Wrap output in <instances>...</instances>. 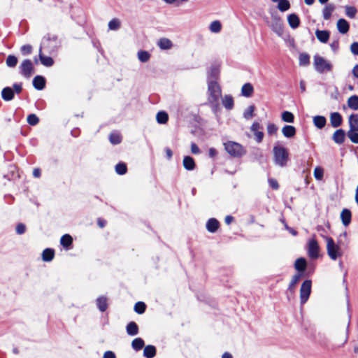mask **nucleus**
Segmentation results:
<instances>
[{"mask_svg": "<svg viewBox=\"0 0 358 358\" xmlns=\"http://www.w3.org/2000/svg\"><path fill=\"white\" fill-rule=\"evenodd\" d=\"M39 119L35 114H30L27 117V122L30 125H36L38 123Z\"/></svg>", "mask_w": 358, "mask_h": 358, "instance_id": "52", "label": "nucleus"}, {"mask_svg": "<svg viewBox=\"0 0 358 358\" xmlns=\"http://www.w3.org/2000/svg\"><path fill=\"white\" fill-rule=\"evenodd\" d=\"M209 29L213 33H219L222 29V24L218 20L212 22L210 24Z\"/></svg>", "mask_w": 358, "mask_h": 358, "instance_id": "35", "label": "nucleus"}, {"mask_svg": "<svg viewBox=\"0 0 358 358\" xmlns=\"http://www.w3.org/2000/svg\"><path fill=\"white\" fill-rule=\"evenodd\" d=\"M352 214L350 210L345 208L341 211V219L345 227L348 226L351 222Z\"/></svg>", "mask_w": 358, "mask_h": 358, "instance_id": "14", "label": "nucleus"}, {"mask_svg": "<svg viewBox=\"0 0 358 358\" xmlns=\"http://www.w3.org/2000/svg\"><path fill=\"white\" fill-rule=\"evenodd\" d=\"M164 150H165V152H166V158L169 160H170L172 158V156H173L172 150L169 148H166L164 149Z\"/></svg>", "mask_w": 358, "mask_h": 358, "instance_id": "63", "label": "nucleus"}, {"mask_svg": "<svg viewBox=\"0 0 358 358\" xmlns=\"http://www.w3.org/2000/svg\"><path fill=\"white\" fill-rule=\"evenodd\" d=\"M255 107L253 105L249 106L243 113V117L246 120H250L254 116Z\"/></svg>", "mask_w": 358, "mask_h": 358, "instance_id": "45", "label": "nucleus"}, {"mask_svg": "<svg viewBox=\"0 0 358 358\" xmlns=\"http://www.w3.org/2000/svg\"><path fill=\"white\" fill-rule=\"evenodd\" d=\"M348 106L350 108L357 110H358V96H351L348 100Z\"/></svg>", "mask_w": 358, "mask_h": 358, "instance_id": "31", "label": "nucleus"}, {"mask_svg": "<svg viewBox=\"0 0 358 358\" xmlns=\"http://www.w3.org/2000/svg\"><path fill=\"white\" fill-rule=\"evenodd\" d=\"M313 64L315 70L320 73L331 71L332 69L331 64L324 57L317 55L314 56Z\"/></svg>", "mask_w": 358, "mask_h": 358, "instance_id": "5", "label": "nucleus"}, {"mask_svg": "<svg viewBox=\"0 0 358 358\" xmlns=\"http://www.w3.org/2000/svg\"><path fill=\"white\" fill-rule=\"evenodd\" d=\"M278 8L281 12L287 11L290 8V3L288 0H278Z\"/></svg>", "mask_w": 358, "mask_h": 358, "instance_id": "39", "label": "nucleus"}, {"mask_svg": "<svg viewBox=\"0 0 358 358\" xmlns=\"http://www.w3.org/2000/svg\"><path fill=\"white\" fill-rule=\"evenodd\" d=\"M224 150L232 157L241 158L246 154V150L240 143L228 141L223 143Z\"/></svg>", "mask_w": 358, "mask_h": 358, "instance_id": "2", "label": "nucleus"}, {"mask_svg": "<svg viewBox=\"0 0 358 358\" xmlns=\"http://www.w3.org/2000/svg\"><path fill=\"white\" fill-rule=\"evenodd\" d=\"M306 262L305 259H303V258H299L295 262V264H294L295 268L300 272L304 271V270L306 268Z\"/></svg>", "mask_w": 358, "mask_h": 358, "instance_id": "34", "label": "nucleus"}, {"mask_svg": "<svg viewBox=\"0 0 358 358\" xmlns=\"http://www.w3.org/2000/svg\"><path fill=\"white\" fill-rule=\"evenodd\" d=\"M96 305L99 310L104 312L108 308L107 299L105 296H100L96 299Z\"/></svg>", "mask_w": 358, "mask_h": 358, "instance_id": "28", "label": "nucleus"}, {"mask_svg": "<svg viewBox=\"0 0 358 358\" xmlns=\"http://www.w3.org/2000/svg\"><path fill=\"white\" fill-rule=\"evenodd\" d=\"M321 236L327 242V252L331 260L335 261L343 256V251L341 247V241H338V243H336L331 237L324 234H321Z\"/></svg>", "mask_w": 358, "mask_h": 358, "instance_id": "1", "label": "nucleus"}, {"mask_svg": "<svg viewBox=\"0 0 358 358\" xmlns=\"http://www.w3.org/2000/svg\"><path fill=\"white\" fill-rule=\"evenodd\" d=\"M150 58V54L148 51L140 50L138 52V59L141 62H147Z\"/></svg>", "mask_w": 358, "mask_h": 358, "instance_id": "40", "label": "nucleus"}, {"mask_svg": "<svg viewBox=\"0 0 358 358\" xmlns=\"http://www.w3.org/2000/svg\"><path fill=\"white\" fill-rule=\"evenodd\" d=\"M350 129L358 131V114H352L349 117Z\"/></svg>", "mask_w": 358, "mask_h": 358, "instance_id": "30", "label": "nucleus"}, {"mask_svg": "<svg viewBox=\"0 0 358 358\" xmlns=\"http://www.w3.org/2000/svg\"><path fill=\"white\" fill-rule=\"evenodd\" d=\"M120 27V21L117 18H113L108 22V29L110 30H117Z\"/></svg>", "mask_w": 358, "mask_h": 358, "instance_id": "43", "label": "nucleus"}, {"mask_svg": "<svg viewBox=\"0 0 358 358\" xmlns=\"http://www.w3.org/2000/svg\"><path fill=\"white\" fill-rule=\"evenodd\" d=\"M282 133L286 138H292L296 134V129L291 125H285L282 129Z\"/></svg>", "mask_w": 358, "mask_h": 358, "instance_id": "20", "label": "nucleus"}, {"mask_svg": "<svg viewBox=\"0 0 358 358\" xmlns=\"http://www.w3.org/2000/svg\"><path fill=\"white\" fill-rule=\"evenodd\" d=\"M182 164L184 168L187 171H192L196 167L194 159L189 156H185L183 158Z\"/></svg>", "mask_w": 358, "mask_h": 358, "instance_id": "16", "label": "nucleus"}, {"mask_svg": "<svg viewBox=\"0 0 358 358\" xmlns=\"http://www.w3.org/2000/svg\"><path fill=\"white\" fill-rule=\"evenodd\" d=\"M191 152L194 155H198L200 153V150L196 143H192L191 144Z\"/></svg>", "mask_w": 358, "mask_h": 358, "instance_id": "60", "label": "nucleus"}, {"mask_svg": "<svg viewBox=\"0 0 358 358\" xmlns=\"http://www.w3.org/2000/svg\"><path fill=\"white\" fill-rule=\"evenodd\" d=\"M268 182H269L270 186L273 189H278L279 185H278V183L276 180H275L273 178H270V179H268Z\"/></svg>", "mask_w": 358, "mask_h": 358, "instance_id": "59", "label": "nucleus"}, {"mask_svg": "<svg viewBox=\"0 0 358 358\" xmlns=\"http://www.w3.org/2000/svg\"><path fill=\"white\" fill-rule=\"evenodd\" d=\"M33 85L38 90H43L45 86V78L41 76H36L33 80Z\"/></svg>", "mask_w": 358, "mask_h": 358, "instance_id": "17", "label": "nucleus"}, {"mask_svg": "<svg viewBox=\"0 0 358 358\" xmlns=\"http://www.w3.org/2000/svg\"><path fill=\"white\" fill-rule=\"evenodd\" d=\"M350 50L355 55H358V42H354L351 44Z\"/></svg>", "mask_w": 358, "mask_h": 358, "instance_id": "58", "label": "nucleus"}, {"mask_svg": "<svg viewBox=\"0 0 358 358\" xmlns=\"http://www.w3.org/2000/svg\"><path fill=\"white\" fill-rule=\"evenodd\" d=\"M156 119L158 123L159 124H165L168 121L169 116L168 114L164 111H160L157 113Z\"/></svg>", "mask_w": 358, "mask_h": 358, "instance_id": "38", "label": "nucleus"}, {"mask_svg": "<svg viewBox=\"0 0 358 358\" xmlns=\"http://www.w3.org/2000/svg\"><path fill=\"white\" fill-rule=\"evenodd\" d=\"M164 1L170 5H173L175 6H180L184 3L189 1V0H164Z\"/></svg>", "mask_w": 358, "mask_h": 358, "instance_id": "53", "label": "nucleus"}, {"mask_svg": "<svg viewBox=\"0 0 358 358\" xmlns=\"http://www.w3.org/2000/svg\"><path fill=\"white\" fill-rule=\"evenodd\" d=\"M206 229L210 233H215L220 227V222L215 218H210L206 222Z\"/></svg>", "mask_w": 358, "mask_h": 358, "instance_id": "13", "label": "nucleus"}, {"mask_svg": "<svg viewBox=\"0 0 358 358\" xmlns=\"http://www.w3.org/2000/svg\"><path fill=\"white\" fill-rule=\"evenodd\" d=\"M345 9V15L348 17H350L351 19H353L355 17L357 10L355 6H346Z\"/></svg>", "mask_w": 358, "mask_h": 358, "instance_id": "41", "label": "nucleus"}, {"mask_svg": "<svg viewBox=\"0 0 358 358\" xmlns=\"http://www.w3.org/2000/svg\"><path fill=\"white\" fill-rule=\"evenodd\" d=\"M273 155L275 164L281 167L286 166L289 154L284 147L278 145L274 146Z\"/></svg>", "mask_w": 358, "mask_h": 358, "instance_id": "4", "label": "nucleus"}, {"mask_svg": "<svg viewBox=\"0 0 358 358\" xmlns=\"http://www.w3.org/2000/svg\"><path fill=\"white\" fill-rule=\"evenodd\" d=\"M335 10V6L332 3L327 4L322 10V15L324 20H328L330 19L332 13Z\"/></svg>", "mask_w": 358, "mask_h": 358, "instance_id": "19", "label": "nucleus"}, {"mask_svg": "<svg viewBox=\"0 0 358 358\" xmlns=\"http://www.w3.org/2000/svg\"><path fill=\"white\" fill-rule=\"evenodd\" d=\"M302 274L301 273H296L294 275H293L291 282L289 285V289L292 291L295 287V285L298 283L300 278H301Z\"/></svg>", "mask_w": 358, "mask_h": 358, "instance_id": "47", "label": "nucleus"}, {"mask_svg": "<svg viewBox=\"0 0 358 358\" xmlns=\"http://www.w3.org/2000/svg\"><path fill=\"white\" fill-rule=\"evenodd\" d=\"M320 246L315 237L308 240V254L312 259H317L319 257Z\"/></svg>", "mask_w": 358, "mask_h": 358, "instance_id": "7", "label": "nucleus"}, {"mask_svg": "<svg viewBox=\"0 0 358 358\" xmlns=\"http://www.w3.org/2000/svg\"><path fill=\"white\" fill-rule=\"evenodd\" d=\"M127 170V166L124 163H119L115 166V171L119 175H124Z\"/></svg>", "mask_w": 358, "mask_h": 358, "instance_id": "50", "label": "nucleus"}, {"mask_svg": "<svg viewBox=\"0 0 358 358\" xmlns=\"http://www.w3.org/2000/svg\"><path fill=\"white\" fill-rule=\"evenodd\" d=\"M336 27L339 33L345 34L348 32L350 24L346 20L341 18L337 21Z\"/></svg>", "mask_w": 358, "mask_h": 358, "instance_id": "11", "label": "nucleus"}, {"mask_svg": "<svg viewBox=\"0 0 358 358\" xmlns=\"http://www.w3.org/2000/svg\"><path fill=\"white\" fill-rule=\"evenodd\" d=\"M145 345L144 341L141 338H136L131 342V346L136 351L141 350Z\"/></svg>", "mask_w": 358, "mask_h": 358, "instance_id": "33", "label": "nucleus"}, {"mask_svg": "<svg viewBox=\"0 0 358 358\" xmlns=\"http://www.w3.org/2000/svg\"><path fill=\"white\" fill-rule=\"evenodd\" d=\"M20 73L29 78L34 73V66L32 62L29 59L24 60L20 66Z\"/></svg>", "mask_w": 358, "mask_h": 358, "instance_id": "8", "label": "nucleus"}, {"mask_svg": "<svg viewBox=\"0 0 358 358\" xmlns=\"http://www.w3.org/2000/svg\"><path fill=\"white\" fill-rule=\"evenodd\" d=\"M352 74L355 78H358V64L354 66L352 69Z\"/></svg>", "mask_w": 358, "mask_h": 358, "instance_id": "64", "label": "nucleus"}, {"mask_svg": "<svg viewBox=\"0 0 358 358\" xmlns=\"http://www.w3.org/2000/svg\"><path fill=\"white\" fill-rule=\"evenodd\" d=\"M315 36L320 42L326 43L329 41L330 33L327 30L317 29L315 31Z\"/></svg>", "mask_w": 358, "mask_h": 358, "instance_id": "15", "label": "nucleus"}, {"mask_svg": "<svg viewBox=\"0 0 358 358\" xmlns=\"http://www.w3.org/2000/svg\"><path fill=\"white\" fill-rule=\"evenodd\" d=\"M208 101L212 104L217 106L220 97L221 96V88L215 81L208 82Z\"/></svg>", "mask_w": 358, "mask_h": 358, "instance_id": "3", "label": "nucleus"}, {"mask_svg": "<svg viewBox=\"0 0 358 358\" xmlns=\"http://www.w3.org/2000/svg\"><path fill=\"white\" fill-rule=\"evenodd\" d=\"M345 138V132L343 129H337L333 134L332 139L337 144H342Z\"/></svg>", "mask_w": 358, "mask_h": 358, "instance_id": "12", "label": "nucleus"}, {"mask_svg": "<svg viewBox=\"0 0 358 358\" xmlns=\"http://www.w3.org/2000/svg\"><path fill=\"white\" fill-rule=\"evenodd\" d=\"M327 122V120L324 116L317 115L313 117L314 125L318 129H322Z\"/></svg>", "mask_w": 358, "mask_h": 358, "instance_id": "27", "label": "nucleus"}, {"mask_svg": "<svg viewBox=\"0 0 358 358\" xmlns=\"http://www.w3.org/2000/svg\"><path fill=\"white\" fill-rule=\"evenodd\" d=\"M156 355V348L154 345H147L143 350V355L146 358H153Z\"/></svg>", "mask_w": 358, "mask_h": 358, "instance_id": "26", "label": "nucleus"}, {"mask_svg": "<svg viewBox=\"0 0 358 358\" xmlns=\"http://www.w3.org/2000/svg\"><path fill=\"white\" fill-rule=\"evenodd\" d=\"M110 142L113 145H117L121 143L122 137L119 133L113 132L109 136Z\"/></svg>", "mask_w": 358, "mask_h": 358, "instance_id": "36", "label": "nucleus"}, {"mask_svg": "<svg viewBox=\"0 0 358 358\" xmlns=\"http://www.w3.org/2000/svg\"><path fill=\"white\" fill-rule=\"evenodd\" d=\"M287 20L289 26L293 29H296L299 26L300 20L296 14L289 15L287 17Z\"/></svg>", "mask_w": 358, "mask_h": 358, "instance_id": "22", "label": "nucleus"}, {"mask_svg": "<svg viewBox=\"0 0 358 358\" xmlns=\"http://www.w3.org/2000/svg\"><path fill=\"white\" fill-rule=\"evenodd\" d=\"M278 127L273 123H268L267 125V133L268 135L272 136L277 133Z\"/></svg>", "mask_w": 358, "mask_h": 358, "instance_id": "54", "label": "nucleus"}, {"mask_svg": "<svg viewBox=\"0 0 358 358\" xmlns=\"http://www.w3.org/2000/svg\"><path fill=\"white\" fill-rule=\"evenodd\" d=\"M324 170L320 166H317L314 169V176L316 180H321L323 178Z\"/></svg>", "mask_w": 358, "mask_h": 358, "instance_id": "51", "label": "nucleus"}, {"mask_svg": "<svg viewBox=\"0 0 358 358\" xmlns=\"http://www.w3.org/2000/svg\"><path fill=\"white\" fill-rule=\"evenodd\" d=\"M262 129V125L257 122H253L250 127V130L251 131L253 132L255 141L257 143H261L264 138V133L262 131H260V129Z\"/></svg>", "mask_w": 358, "mask_h": 358, "instance_id": "9", "label": "nucleus"}, {"mask_svg": "<svg viewBox=\"0 0 358 358\" xmlns=\"http://www.w3.org/2000/svg\"><path fill=\"white\" fill-rule=\"evenodd\" d=\"M103 358H116V356L113 352L108 350L104 352Z\"/></svg>", "mask_w": 358, "mask_h": 358, "instance_id": "61", "label": "nucleus"}, {"mask_svg": "<svg viewBox=\"0 0 358 358\" xmlns=\"http://www.w3.org/2000/svg\"><path fill=\"white\" fill-rule=\"evenodd\" d=\"M55 256V251L50 248H46L42 253V258L44 262H50Z\"/></svg>", "mask_w": 358, "mask_h": 358, "instance_id": "29", "label": "nucleus"}, {"mask_svg": "<svg viewBox=\"0 0 358 358\" xmlns=\"http://www.w3.org/2000/svg\"><path fill=\"white\" fill-rule=\"evenodd\" d=\"M343 118L341 115L338 112L331 113L330 115V123L334 128L338 127L341 125Z\"/></svg>", "mask_w": 358, "mask_h": 358, "instance_id": "10", "label": "nucleus"}, {"mask_svg": "<svg viewBox=\"0 0 358 358\" xmlns=\"http://www.w3.org/2000/svg\"><path fill=\"white\" fill-rule=\"evenodd\" d=\"M282 120L284 122L292 123L294 122V115L291 112L284 111L282 113Z\"/></svg>", "mask_w": 358, "mask_h": 358, "instance_id": "46", "label": "nucleus"}, {"mask_svg": "<svg viewBox=\"0 0 358 358\" xmlns=\"http://www.w3.org/2000/svg\"><path fill=\"white\" fill-rule=\"evenodd\" d=\"M273 30L275 32H276L278 35H280L282 31L281 24L277 22L273 26Z\"/></svg>", "mask_w": 358, "mask_h": 358, "instance_id": "57", "label": "nucleus"}, {"mask_svg": "<svg viewBox=\"0 0 358 358\" xmlns=\"http://www.w3.org/2000/svg\"><path fill=\"white\" fill-rule=\"evenodd\" d=\"M347 135L350 140L354 143H358V131L355 129H351L348 131Z\"/></svg>", "mask_w": 358, "mask_h": 358, "instance_id": "44", "label": "nucleus"}, {"mask_svg": "<svg viewBox=\"0 0 358 358\" xmlns=\"http://www.w3.org/2000/svg\"><path fill=\"white\" fill-rule=\"evenodd\" d=\"M311 292V281L305 280L300 289V301L301 304H304L308 299Z\"/></svg>", "mask_w": 358, "mask_h": 358, "instance_id": "6", "label": "nucleus"}, {"mask_svg": "<svg viewBox=\"0 0 358 358\" xmlns=\"http://www.w3.org/2000/svg\"><path fill=\"white\" fill-rule=\"evenodd\" d=\"M254 89L250 83H245L241 88V94L245 97H250L253 93Z\"/></svg>", "mask_w": 358, "mask_h": 358, "instance_id": "25", "label": "nucleus"}, {"mask_svg": "<svg viewBox=\"0 0 358 358\" xmlns=\"http://www.w3.org/2000/svg\"><path fill=\"white\" fill-rule=\"evenodd\" d=\"M13 88H14L15 92L16 93L19 94L20 92H21V91L22 90V84L21 83H15L13 85Z\"/></svg>", "mask_w": 358, "mask_h": 358, "instance_id": "62", "label": "nucleus"}, {"mask_svg": "<svg viewBox=\"0 0 358 358\" xmlns=\"http://www.w3.org/2000/svg\"><path fill=\"white\" fill-rule=\"evenodd\" d=\"M73 239L72 237L69 234H64L62 236L60 239V243L64 248H68L69 245L72 244Z\"/></svg>", "mask_w": 358, "mask_h": 358, "instance_id": "37", "label": "nucleus"}, {"mask_svg": "<svg viewBox=\"0 0 358 358\" xmlns=\"http://www.w3.org/2000/svg\"><path fill=\"white\" fill-rule=\"evenodd\" d=\"M6 62L8 67L13 68L17 64V58L14 55H8Z\"/></svg>", "mask_w": 358, "mask_h": 358, "instance_id": "48", "label": "nucleus"}, {"mask_svg": "<svg viewBox=\"0 0 358 358\" xmlns=\"http://www.w3.org/2000/svg\"><path fill=\"white\" fill-rule=\"evenodd\" d=\"M1 97L4 101H9L14 98V92L9 87H4L1 91Z\"/></svg>", "mask_w": 358, "mask_h": 358, "instance_id": "18", "label": "nucleus"}, {"mask_svg": "<svg viewBox=\"0 0 358 358\" xmlns=\"http://www.w3.org/2000/svg\"><path fill=\"white\" fill-rule=\"evenodd\" d=\"M26 231V226L22 223H19L16 226V233L17 234H23Z\"/></svg>", "mask_w": 358, "mask_h": 358, "instance_id": "56", "label": "nucleus"}, {"mask_svg": "<svg viewBox=\"0 0 358 358\" xmlns=\"http://www.w3.org/2000/svg\"><path fill=\"white\" fill-rule=\"evenodd\" d=\"M32 51V47L30 45H24L21 47V52L24 55H27L31 54Z\"/></svg>", "mask_w": 358, "mask_h": 358, "instance_id": "55", "label": "nucleus"}, {"mask_svg": "<svg viewBox=\"0 0 358 358\" xmlns=\"http://www.w3.org/2000/svg\"><path fill=\"white\" fill-rule=\"evenodd\" d=\"M157 45L162 50H169L173 47V43L166 38H162L157 42Z\"/></svg>", "mask_w": 358, "mask_h": 358, "instance_id": "21", "label": "nucleus"}, {"mask_svg": "<svg viewBox=\"0 0 358 358\" xmlns=\"http://www.w3.org/2000/svg\"><path fill=\"white\" fill-rule=\"evenodd\" d=\"M299 59L300 66H307L310 63V56L307 53H301Z\"/></svg>", "mask_w": 358, "mask_h": 358, "instance_id": "42", "label": "nucleus"}, {"mask_svg": "<svg viewBox=\"0 0 358 358\" xmlns=\"http://www.w3.org/2000/svg\"><path fill=\"white\" fill-rule=\"evenodd\" d=\"M39 58H40L41 62L43 65L45 66H51L53 65L54 61H53L52 58L50 57H47V56L43 55L42 53V51H41V48H40V50H39Z\"/></svg>", "mask_w": 358, "mask_h": 358, "instance_id": "24", "label": "nucleus"}, {"mask_svg": "<svg viewBox=\"0 0 358 358\" xmlns=\"http://www.w3.org/2000/svg\"><path fill=\"white\" fill-rule=\"evenodd\" d=\"M127 333L129 336H136L138 334V327L134 322H130L127 325Z\"/></svg>", "mask_w": 358, "mask_h": 358, "instance_id": "23", "label": "nucleus"}, {"mask_svg": "<svg viewBox=\"0 0 358 358\" xmlns=\"http://www.w3.org/2000/svg\"><path fill=\"white\" fill-rule=\"evenodd\" d=\"M146 306L143 302H137L134 306V310L138 314H142L145 312Z\"/></svg>", "mask_w": 358, "mask_h": 358, "instance_id": "49", "label": "nucleus"}, {"mask_svg": "<svg viewBox=\"0 0 358 358\" xmlns=\"http://www.w3.org/2000/svg\"><path fill=\"white\" fill-rule=\"evenodd\" d=\"M222 104L227 109H232L234 107L233 97L231 95H225L222 99Z\"/></svg>", "mask_w": 358, "mask_h": 358, "instance_id": "32", "label": "nucleus"}]
</instances>
